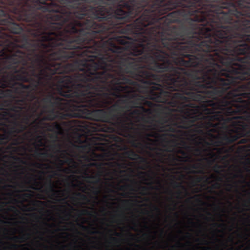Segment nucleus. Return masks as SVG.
Wrapping results in <instances>:
<instances>
[{"label":"nucleus","instance_id":"obj_1","mask_svg":"<svg viewBox=\"0 0 250 250\" xmlns=\"http://www.w3.org/2000/svg\"><path fill=\"white\" fill-rule=\"evenodd\" d=\"M148 70L131 85L133 93L170 107L149 128L207 134L219 147L250 141V58H146Z\"/></svg>","mask_w":250,"mask_h":250},{"label":"nucleus","instance_id":"obj_2","mask_svg":"<svg viewBox=\"0 0 250 250\" xmlns=\"http://www.w3.org/2000/svg\"><path fill=\"white\" fill-rule=\"evenodd\" d=\"M185 37H98L76 55L61 62V67L73 65L54 73L46 87L56 86L59 95L49 93L42 98L46 116L53 121L73 118L87 119L129 129L124 113L127 108H138L150 114L155 106L144 97L135 95L131 85L148 69L149 57L163 61L166 47ZM129 93H131L130 94Z\"/></svg>","mask_w":250,"mask_h":250},{"label":"nucleus","instance_id":"obj_3","mask_svg":"<svg viewBox=\"0 0 250 250\" xmlns=\"http://www.w3.org/2000/svg\"><path fill=\"white\" fill-rule=\"evenodd\" d=\"M110 23H0V88L20 96L17 104L37 99L61 63L110 29Z\"/></svg>","mask_w":250,"mask_h":250},{"label":"nucleus","instance_id":"obj_4","mask_svg":"<svg viewBox=\"0 0 250 250\" xmlns=\"http://www.w3.org/2000/svg\"><path fill=\"white\" fill-rule=\"evenodd\" d=\"M46 125L50 128L49 129H48V130L50 131L56 132L57 134H61L62 131V125L58 122H55L51 125L46 124Z\"/></svg>","mask_w":250,"mask_h":250},{"label":"nucleus","instance_id":"obj_5","mask_svg":"<svg viewBox=\"0 0 250 250\" xmlns=\"http://www.w3.org/2000/svg\"><path fill=\"white\" fill-rule=\"evenodd\" d=\"M125 154L127 156L129 159L132 160H133L135 158H137L141 160L142 162L147 163V161H146V158L138 155L137 153H135L133 150H130L126 151L125 152Z\"/></svg>","mask_w":250,"mask_h":250},{"label":"nucleus","instance_id":"obj_6","mask_svg":"<svg viewBox=\"0 0 250 250\" xmlns=\"http://www.w3.org/2000/svg\"><path fill=\"white\" fill-rule=\"evenodd\" d=\"M51 178H52V176H50V178H49V180H48V190L52 193V195H53V197H57L58 193H59V191L54 188L53 183H52Z\"/></svg>","mask_w":250,"mask_h":250},{"label":"nucleus","instance_id":"obj_7","mask_svg":"<svg viewBox=\"0 0 250 250\" xmlns=\"http://www.w3.org/2000/svg\"><path fill=\"white\" fill-rule=\"evenodd\" d=\"M15 124V126H19V127H20V129H18L15 127V126H14L12 127V130H10V133H18L19 132H21L23 131L25 129H26V127L22 125V124H20L19 123H17L16 122L14 123Z\"/></svg>","mask_w":250,"mask_h":250},{"label":"nucleus","instance_id":"obj_8","mask_svg":"<svg viewBox=\"0 0 250 250\" xmlns=\"http://www.w3.org/2000/svg\"><path fill=\"white\" fill-rule=\"evenodd\" d=\"M12 92L10 89L6 90L0 89V98H8L11 97Z\"/></svg>","mask_w":250,"mask_h":250},{"label":"nucleus","instance_id":"obj_9","mask_svg":"<svg viewBox=\"0 0 250 250\" xmlns=\"http://www.w3.org/2000/svg\"><path fill=\"white\" fill-rule=\"evenodd\" d=\"M171 184H172L173 187H174L175 188H182V189H183L184 190H186V188H185L183 186H182V185H181V183H178L175 181H173L172 182H171Z\"/></svg>","mask_w":250,"mask_h":250},{"label":"nucleus","instance_id":"obj_10","mask_svg":"<svg viewBox=\"0 0 250 250\" xmlns=\"http://www.w3.org/2000/svg\"><path fill=\"white\" fill-rule=\"evenodd\" d=\"M100 176H101V174H99L95 176H88V178H91V179H94V178H97V180H96V181H95V184H98V183H101V179L100 178Z\"/></svg>","mask_w":250,"mask_h":250},{"label":"nucleus","instance_id":"obj_11","mask_svg":"<svg viewBox=\"0 0 250 250\" xmlns=\"http://www.w3.org/2000/svg\"><path fill=\"white\" fill-rule=\"evenodd\" d=\"M76 196L81 197L83 200H87V198L86 197V195L84 194H81L80 193H76Z\"/></svg>","mask_w":250,"mask_h":250},{"label":"nucleus","instance_id":"obj_12","mask_svg":"<svg viewBox=\"0 0 250 250\" xmlns=\"http://www.w3.org/2000/svg\"><path fill=\"white\" fill-rule=\"evenodd\" d=\"M36 204H38V205H40V206H45V202L44 201H35V204H34V206H37Z\"/></svg>","mask_w":250,"mask_h":250},{"label":"nucleus","instance_id":"obj_13","mask_svg":"<svg viewBox=\"0 0 250 250\" xmlns=\"http://www.w3.org/2000/svg\"><path fill=\"white\" fill-rule=\"evenodd\" d=\"M53 146L54 148L58 147L59 148L58 151L60 152H64V153L66 152L65 150H60L61 149V145L60 144L54 145Z\"/></svg>","mask_w":250,"mask_h":250},{"label":"nucleus","instance_id":"obj_14","mask_svg":"<svg viewBox=\"0 0 250 250\" xmlns=\"http://www.w3.org/2000/svg\"><path fill=\"white\" fill-rule=\"evenodd\" d=\"M178 153L182 154V155L183 156H186V158L189 159V157L188 156V155L187 154L186 152H185L184 150H183L182 149H179V151H178Z\"/></svg>","mask_w":250,"mask_h":250},{"label":"nucleus","instance_id":"obj_15","mask_svg":"<svg viewBox=\"0 0 250 250\" xmlns=\"http://www.w3.org/2000/svg\"><path fill=\"white\" fill-rule=\"evenodd\" d=\"M72 121H69V122H62V125L65 126H71V123Z\"/></svg>","mask_w":250,"mask_h":250},{"label":"nucleus","instance_id":"obj_16","mask_svg":"<svg viewBox=\"0 0 250 250\" xmlns=\"http://www.w3.org/2000/svg\"><path fill=\"white\" fill-rule=\"evenodd\" d=\"M81 215H90V212L86 210V209H84V210H82L81 211Z\"/></svg>","mask_w":250,"mask_h":250},{"label":"nucleus","instance_id":"obj_17","mask_svg":"<svg viewBox=\"0 0 250 250\" xmlns=\"http://www.w3.org/2000/svg\"><path fill=\"white\" fill-rule=\"evenodd\" d=\"M20 239H25V237L23 236L21 237H19L18 236H14L13 238H12V240H13L14 241H18Z\"/></svg>","mask_w":250,"mask_h":250},{"label":"nucleus","instance_id":"obj_18","mask_svg":"<svg viewBox=\"0 0 250 250\" xmlns=\"http://www.w3.org/2000/svg\"><path fill=\"white\" fill-rule=\"evenodd\" d=\"M138 146H141L140 142H136V140H135L133 142V146L137 147Z\"/></svg>","mask_w":250,"mask_h":250},{"label":"nucleus","instance_id":"obj_19","mask_svg":"<svg viewBox=\"0 0 250 250\" xmlns=\"http://www.w3.org/2000/svg\"><path fill=\"white\" fill-rule=\"evenodd\" d=\"M29 116L28 115H26L25 116H23V121L26 122V123L27 124V123L29 122Z\"/></svg>","mask_w":250,"mask_h":250},{"label":"nucleus","instance_id":"obj_20","mask_svg":"<svg viewBox=\"0 0 250 250\" xmlns=\"http://www.w3.org/2000/svg\"><path fill=\"white\" fill-rule=\"evenodd\" d=\"M16 108L19 109L20 110H21L23 109H24V107H23V106H22V105H21L20 106H14L13 109H12V111H14V109H16Z\"/></svg>","mask_w":250,"mask_h":250},{"label":"nucleus","instance_id":"obj_21","mask_svg":"<svg viewBox=\"0 0 250 250\" xmlns=\"http://www.w3.org/2000/svg\"><path fill=\"white\" fill-rule=\"evenodd\" d=\"M7 139V136L4 134L0 133V140H4Z\"/></svg>","mask_w":250,"mask_h":250},{"label":"nucleus","instance_id":"obj_22","mask_svg":"<svg viewBox=\"0 0 250 250\" xmlns=\"http://www.w3.org/2000/svg\"><path fill=\"white\" fill-rule=\"evenodd\" d=\"M39 156H43V157H47L48 153L45 152H43V153H39Z\"/></svg>","mask_w":250,"mask_h":250},{"label":"nucleus","instance_id":"obj_23","mask_svg":"<svg viewBox=\"0 0 250 250\" xmlns=\"http://www.w3.org/2000/svg\"><path fill=\"white\" fill-rule=\"evenodd\" d=\"M201 177L197 176L195 178V182L196 183H199L201 181Z\"/></svg>","mask_w":250,"mask_h":250},{"label":"nucleus","instance_id":"obj_24","mask_svg":"<svg viewBox=\"0 0 250 250\" xmlns=\"http://www.w3.org/2000/svg\"><path fill=\"white\" fill-rule=\"evenodd\" d=\"M23 196L25 198H30L31 197V194L30 193H25L23 194Z\"/></svg>","mask_w":250,"mask_h":250},{"label":"nucleus","instance_id":"obj_25","mask_svg":"<svg viewBox=\"0 0 250 250\" xmlns=\"http://www.w3.org/2000/svg\"><path fill=\"white\" fill-rule=\"evenodd\" d=\"M126 187H130V185H128L127 186H122L121 187V188H120V190H123Z\"/></svg>","mask_w":250,"mask_h":250},{"label":"nucleus","instance_id":"obj_26","mask_svg":"<svg viewBox=\"0 0 250 250\" xmlns=\"http://www.w3.org/2000/svg\"><path fill=\"white\" fill-rule=\"evenodd\" d=\"M132 114H135V115H138L139 114V110L138 109H135L132 112Z\"/></svg>","mask_w":250,"mask_h":250},{"label":"nucleus","instance_id":"obj_27","mask_svg":"<svg viewBox=\"0 0 250 250\" xmlns=\"http://www.w3.org/2000/svg\"><path fill=\"white\" fill-rule=\"evenodd\" d=\"M214 150H217L219 153H221L222 151V150H223V148H217V147H216V148H214Z\"/></svg>","mask_w":250,"mask_h":250},{"label":"nucleus","instance_id":"obj_28","mask_svg":"<svg viewBox=\"0 0 250 250\" xmlns=\"http://www.w3.org/2000/svg\"><path fill=\"white\" fill-rule=\"evenodd\" d=\"M146 136L147 138L153 137H154V135L152 134H151V133H147L146 134Z\"/></svg>","mask_w":250,"mask_h":250},{"label":"nucleus","instance_id":"obj_29","mask_svg":"<svg viewBox=\"0 0 250 250\" xmlns=\"http://www.w3.org/2000/svg\"><path fill=\"white\" fill-rule=\"evenodd\" d=\"M34 105H35V107L33 108V111H34V112H36L38 107L37 106V104H34Z\"/></svg>","mask_w":250,"mask_h":250},{"label":"nucleus","instance_id":"obj_30","mask_svg":"<svg viewBox=\"0 0 250 250\" xmlns=\"http://www.w3.org/2000/svg\"><path fill=\"white\" fill-rule=\"evenodd\" d=\"M140 189H141V190L144 191H146L147 190V188H146L145 187H140Z\"/></svg>","mask_w":250,"mask_h":250},{"label":"nucleus","instance_id":"obj_31","mask_svg":"<svg viewBox=\"0 0 250 250\" xmlns=\"http://www.w3.org/2000/svg\"><path fill=\"white\" fill-rule=\"evenodd\" d=\"M34 166L39 168H40V167H41L42 164H40L39 163H35L34 164Z\"/></svg>","mask_w":250,"mask_h":250},{"label":"nucleus","instance_id":"obj_32","mask_svg":"<svg viewBox=\"0 0 250 250\" xmlns=\"http://www.w3.org/2000/svg\"><path fill=\"white\" fill-rule=\"evenodd\" d=\"M154 209H155V210H156L158 212H160V209L158 207H154Z\"/></svg>","mask_w":250,"mask_h":250},{"label":"nucleus","instance_id":"obj_33","mask_svg":"<svg viewBox=\"0 0 250 250\" xmlns=\"http://www.w3.org/2000/svg\"><path fill=\"white\" fill-rule=\"evenodd\" d=\"M82 228H83V229L84 230H86L87 229V227L85 226H83V225H82Z\"/></svg>","mask_w":250,"mask_h":250},{"label":"nucleus","instance_id":"obj_34","mask_svg":"<svg viewBox=\"0 0 250 250\" xmlns=\"http://www.w3.org/2000/svg\"><path fill=\"white\" fill-rule=\"evenodd\" d=\"M67 161H69L71 163H75V162L72 160V159H68L67 161H66V162H67Z\"/></svg>","mask_w":250,"mask_h":250},{"label":"nucleus","instance_id":"obj_35","mask_svg":"<svg viewBox=\"0 0 250 250\" xmlns=\"http://www.w3.org/2000/svg\"><path fill=\"white\" fill-rule=\"evenodd\" d=\"M110 239H111V240H112L114 242H116V241H117V240L115 237H110Z\"/></svg>","mask_w":250,"mask_h":250},{"label":"nucleus","instance_id":"obj_36","mask_svg":"<svg viewBox=\"0 0 250 250\" xmlns=\"http://www.w3.org/2000/svg\"><path fill=\"white\" fill-rule=\"evenodd\" d=\"M39 143H40V146H43V143H42V140L41 139L39 140Z\"/></svg>","mask_w":250,"mask_h":250},{"label":"nucleus","instance_id":"obj_37","mask_svg":"<svg viewBox=\"0 0 250 250\" xmlns=\"http://www.w3.org/2000/svg\"><path fill=\"white\" fill-rule=\"evenodd\" d=\"M122 202H123V203L125 204H128V201L126 200H122Z\"/></svg>","mask_w":250,"mask_h":250},{"label":"nucleus","instance_id":"obj_38","mask_svg":"<svg viewBox=\"0 0 250 250\" xmlns=\"http://www.w3.org/2000/svg\"><path fill=\"white\" fill-rule=\"evenodd\" d=\"M91 166L92 167H97V163H92V164H91Z\"/></svg>","mask_w":250,"mask_h":250},{"label":"nucleus","instance_id":"obj_39","mask_svg":"<svg viewBox=\"0 0 250 250\" xmlns=\"http://www.w3.org/2000/svg\"><path fill=\"white\" fill-rule=\"evenodd\" d=\"M68 170H69V169L67 168H64L63 170H62L64 172H68Z\"/></svg>","mask_w":250,"mask_h":250},{"label":"nucleus","instance_id":"obj_40","mask_svg":"<svg viewBox=\"0 0 250 250\" xmlns=\"http://www.w3.org/2000/svg\"><path fill=\"white\" fill-rule=\"evenodd\" d=\"M214 168H217V169H219L221 168V167L218 165H216V166H215Z\"/></svg>","mask_w":250,"mask_h":250},{"label":"nucleus","instance_id":"obj_41","mask_svg":"<svg viewBox=\"0 0 250 250\" xmlns=\"http://www.w3.org/2000/svg\"><path fill=\"white\" fill-rule=\"evenodd\" d=\"M218 185H219V184L218 183L215 184L213 186V188H216Z\"/></svg>","mask_w":250,"mask_h":250},{"label":"nucleus","instance_id":"obj_42","mask_svg":"<svg viewBox=\"0 0 250 250\" xmlns=\"http://www.w3.org/2000/svg\"><path fill=\"white\" fill-rule=\"evenodd\" d=\"M59 162L61 163V165L62 166L63 164V161L60 159H58Z\"/></svg>","mask_w":250,"mask_h":250},{"label":"nucleus","instance_id":"obj_43","mask_svg":"<svg viewBox=\"0 0 250 250\" xmlns=\"http://www.w3.org/2000/svg\"><path fill=\"white\" fill-rule=\"evenodd\" d=\"M192 168L193 169H197V166L195 165H194L192 166Z\"/></svg>","mask_w":250,"mask_h":250},{"label":"nucleus","instance_id":"obj_44","mask_svg":"<svg viewBox=\"0 0 250 250\" xmlns=\"http://www.w3.org/2000/svg\"><path fill=\"white\" fill-rule=\"evenodd\" d=\"M178 158H179V159H175H175H174V160H176V161H178L179 159H182V157H180V156H178Z\"/></svg>","mask_w":250,"mask_h":250},{"label":"nucleus","instance_id":"obj_45","mask_svg":"<svg viewBox=\"0 0 250 250\" xmlns=\"http://www.w3.org/2000/svg\"><path fill=\"white\" fill-rule=\"evenodd\" d=\"M99 193V191L98 190L96 189V190L95 191V195H97Z\"/></svg>","mask_w":250,"mask_h":250},{"label":"nucleus","instance_id":"obj_46","mask_svg":"<svg viewBox=\"0 0 250 250\" xmlns=\"http://www.w3.org/2000/svg\"><path fill=\"white\" fill-rule=\"evenodd\" d=\"M196 151H197V152H200V149L196 148Z\"/></svg>","mask_w":250,"mask_h":250},{"label":"nucleus","instance_id":"obj_47","mask_svg":"<svg viewBox=\"0 0 250 250\" xmlns=\"http://www.w3.org/2000/svg\"><path fill=\"white\" fill-rule=\"evenodd\" d=\"M12 247H13V248H17V246L16 245L13 244L12 245Z\"/></svg>","mask_w":250,"mask_h":250},{"label":"nucleus","instance_id":"obj_48","mask_svg":"<svg viewBox=\"0 0 250 250\" xmlns=\"http://www.w3.org/2000/svg\"><path fill=\"white\" fill-rule=\"evenodd\" d=\"M115 235L119 236H120V233H119L118 232H115Z\"/></svg>","mask_w":250,"mask_h":250},{"label":"nucleus","instance_id":"obj_49","mask_svg":"<svg viewBox=\"0 0 250 250\" xmlns=\"http://www.w3.org/2000/svg\"><path fill=\"white\" fill-rule=\"evenodd\" d=\"M191 173L195 174V173H196V172L195 170H192V171H191Z\"/></svg>","mask_w":250,"mask_h":250},{"label":"nucleus","instance_id":"obj_50","mask_svg":"<svg viewBox=\"0 0 250 250\" xmlns=\"http://www.w3.org/2000/svg\"><path fill=\"white\" fill-rule=\"evenodd\" d=\"M140 174H146V173L144 172H140Z\"/></svg>","mask_w":250,"mask_h":250},{"label":"nucleus","instance_id":"obj_51","mask_svg":"<svg viewBox=\"0 0 250 250\" xmlns=\"http://www.w3.org/2000/svg\"><path fill=\"white\" fill-rule=\"evenodd\" d=\"M67 216L68 217L71 216V214L70 213H67Z\"/></svg>","mask_w":250,"mask_h":250},{"label":"nucleus","instance_id":"obj_52","mask_svg":"<svg viewBox=\"0 0 250 250\" xmlns=\"http://www.w3.org/2000/svg\"><path fill=\"white\" fill-rule=\"evenodd\" d=\"M98 233V231H94V232H92V233H93V234H94V233Z\"/></svg>","mask_w":250,"mask_h":250},{"label":"nucleus","instance_id":"obj_53","mask_svg":"<svg viewBox=\"0 0 250 250\" xmlns=\"http://www.w3.org/2000/svg\"><path fill=\"white\" fill-rule=\"evenodd\" d=\"M186 148H187V149H190V146H186Z\"/></svg>","mask_w":250,"mask_h":250},{"label":"nucleus","instance_id":"obj_54","mask_svg":"<svg viewBox=\"0 0 250 250\" xmlns=\"http://www.w3.org/2000/svg\"><path fill=\"white\" fill-rule=\"evenodd\" d=\"M198 173H203V171L202 170H200L199 172H198Z\"/></svg>","mask_w":250,"mask_h":250},{"label":"nucleus","instance_id":"obj_55","mask_svg":"<svg viewBox=\"0 0 250 250\" xmlns=\"http://www.w3.org/2000/svg\"><path fill=\"white\" fill-rule=\"evenodd\" d=\"M148 120H151V118L150 117H148Z\"/></svg>","mask_w":250,"mask_h":250},{"label":"nucleus","instance_id":"obj_56","mask_svg":"<svg viewBox=\"0 0 250 250\" xmlns=\"http://www.w3.org/2000/svg\"><path fill=\"white\" fill-rule=\"evenodd\" d=\"M234 177L237 178V177H238V175L235 174V175H234Z\"/></svg>","mask_w":250,"mask_h":250},{"label":"nucleus","instance_id":"obj_57","mask_svg":"<svg viewBox=\"0 0 250 250\" xmlns=\"http://www.w3.org/2000/svg\"><path fill=\"white\" fill-rule=\"evenodd\" d=\"M178 194H179V195H181V192L179 191V192H178Z\"/></svg>","mask_w":250,"mask_h":250},{"label":"nucleus","instance_id":"obj_58","mask_svg":"<svg viewBox=\"0 0 250 250\" xmlns=\"http://www.w3.org/2000/svg\"><path fill=\"white\" fill-rule=\"evenodd\" d=\"M213 225H214V226H218L217 224H216V223H214V224H213Z\"/></svg>","mask_w":250,"mask_h":250},{"label":"nucleus","instance_id":"obj_59","mask_svg":"<svg viewBox=\"0 0 250 250\" xmlns=\"http://www.w3.org/2000/svg\"><path fill=\"white\" fill-rule=\"evenodd\" d=\"M1 223H7L6 222H4V221H2V220H1Z\"/></svg>","mask_w":250,"mask_h":250},{"label":"nucleus","instance_id":"obj_60","mask_svg":"<svg viewBox=\"0 0 250 250\" xmlns=\"http://www.w3.org/2000/svg\"><path fill=\"white\" fill-rule=\"evenodd\" d=\"M0 125H4V124H0Z\"/></svg>","mask_w":250,"mask_h":250},{"label":"nucleus","instance_id":"obj_61","mask_svg":"<svg viewBox=\"0 0 250 250\" xmlns=\"http://www.w3.org/2000/svg\"><path fill=\"white\" fill-rule=\"evenodd\" d=\"M3 108H2L1 106H0V110H1Z\"/></svg>","mask_w":250,"mask_h":250},{"label":"nucleus","instance_id":"obj_62","mask_svg":"<svg viewBox=\"0 0 250 250\" xmlns=\"http://www.w3.org/2000/svg\"><path fill=\"white\" fill-rule=\"evenodd\" d=\"M211 156H212V157H213V156H214V154L211 153Z\"/></svg>","mask_w":250,"mask_h":250},{"label":"nucleus","instance_id":"obj_63","mask_svg":"<svg viewBox=\"0 0 250 250\" xmlns=\"http://www.w3.org/2000/svg\"><path fill=\"white\" fill-rule=\"evenodd\" d=\"M47 167L48 168H50V166H49V165H47Z\"/></svg>","mask_w":250,"mask_h":250},{"label":"nucleus","instance_id":"obj_64","mask_svg":"<svg viewBox=\"0 0 250 250\" xmlns=\"http://www.w3.org/2000/svg\"><path fill=\"white\" fill-rule=\"evenodd\" d=\"M249 202L250 203V199H249Z\"/></svg>","mask_w":250,"mask_h":250}]
</instances>
